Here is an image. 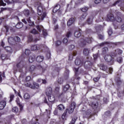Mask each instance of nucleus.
<instances>
[{
  "label": "nucleus",
  "instance_id": "nucleus-1",
  "mask_svg": "<svg viewBox=\"0 0 124 124\" xmlns=\"http://www.w3.org/2000/svg\"><path fill=\"white\" fill-rule=\"evenodd\" d=\"M39 4H40L39 2H36L35 3L34 7H37L38 15L40 16H39V18L40 20H43V19L46 17L47 15L46 14V12L43 13L42 14L43 8H42V6H39Z\"/></svg>",
  "mask_w": 124,
  "mask_h": 124
},
{
  "label": "nucleus",
  "instance_id": "nucleus-2",
  "mask_svg": "<svg viewBox=\"0 0 124 124\" xmlns=\"http://www.w3.org/2000/svg\"><path fill=\"white\" fill-rule=\"evenodd\" d=\"M48 101H49L50 104L48 103V102L47 101V99H46V98H45V99L44 100V102L45 103H46V104H47V105H48L49 107H52V104H53V103H54L55 102V96L51 94L48 96Z\"/></svg>",
  "mask_w": 124,
  "mask_h": 124
},
{
  "label": "nucleus",
  "instance_id": "nucleus-3",
  "mask_svg": "<svg viewBox=\"0 0 124 124\" xmlns=\"http://www.w3.org/2000/svg\"><path fill=\"white\" fill-rule=\"evenodd\" d=\"M31 82L30 81L26 82L25 84L26 87H29L30 88H31V89H38V88H39L38 84L33 81Z\"/></svg>",
  "mask_w": 124,
  "mask_h": 124
},
{
  "label": "nucleus",
  "instance_id": "nucleus-4",
  "mask_svg": "<svg viewBox=\"0 0 124 124\" xmlns=\"http://www.w3.org/2000/svg\"><path fill=\"white\" fill-rule=\"evenodd\" d=\"M25 64H26V62L24 60L20 61L16 64L17 70H18L19 72H23V68H24Z\"/></svg>",
  "mask_w": 124,
  "mask_h": 124
},
{
  "label": "nucleus",
  "instance_id": "nucleus-5",
  "mask_svg": "<svg viewBox=\"0 0 124 124\" xmlns=\"http://www.w3.org/2000/svg\"><path fill=\"white\" fill-rule=\"evenodd\" d=\"M76 107V103L74 102H72L70 105V107L68 108H67L66 109V111H67V112L68 111L69 114H72Z\"/></svg>",
  "mask_w": 124,
  "mask_h": 124
},
{
  "label": "nucleus",
  "instance_id": "nucleus-6",
  "mask_svg": "<svg viewBox=\"0 0 124 124\" xmlns=\"http://www.w3.org/2000/svg\"><path fill=\"white\" fill-rule=\"evenodd\" d=\"M124 43L123 42H105L102 43L100 45V46H104L105 44H112V45H114V46H120V45H122Z\"/></svg>",
  "mask_w": 124,
  "mask_h": 124
},
{
  "label": "nucleus",
  "instance_id": "nucleus-7",
  "mask_svg": "<svg viewBox=\"0 0 124 124\" xmlns=\"http://www.w3.org/2000/svg\"><path fill=\"white\" fill-rule=\"evenodd\" d=\"M104 59L108 62H110V64H113V63H114V58L110 55H106Z\"/></svg>",
  "mask_w": 124,
  "mask_h": 124
},
{
  "label": "nucleus",
  "instance_id": "nucleus-8",
  "mask_svg": "<svg viewBox=\"0 0 124 124\" xmlns=\"http://www.w3.org/2000/svg\"><path fill=\"white\" fill-rule=\"evenodd\" d=\"M36 29L39 31L40 32H41V31H43V34L45 36L47 35L48 33H47V31L46 30H44L43 26L41 25H38L36 27Z\"/></svg>",
  "mask_w": 124,
  "mask_h": 124
},
{
  "label": "nucleus",
  "instance_id": "nucleus-9",
  "mask_svg": "<svg viewBox=\"0 0 124 124\" xmlns=\"http://www.w3.org/2000/svg\"><path fill=\"white\" fill-rule=\"evenodd\" d=\"M116 14L117 16L116 18V22H118V23H121V22H122V18H123V17L124 18V15H122V13L120 12H117Z\"/></svg>",
  "mask_w": 124,
  "mask_h": 124
},
{
  "label": "nucleus",
  "instance_id": "nucleus-10",
  "mask_svg": "<svg viewBox=\"0 0 124 124\" xmlns=\"http://www.w3.org/2000/svg\"><path fill=\"white\" fill-rule=\"evenodd\" d=\"M92 41H93V38L90 37L89 36L88 37H86L85 38L83 39V42L82 44L83 45H86V42L87 43H89L90 44V43H92Z\"/></svg>",
  "mask_w": 124,
  "mask_h": 124
},
{
  "label": "nucleus",
  "instance_id": "nucleus-11",
  "mask_svg": "<svg viewBox=\"0 0 124 124\" xmlns=\"http://www.w3.org/2000/svg\"><path fill=\"white\" fill-rule=\"evenodd\" d=\"M93 66V63L90 61H85L84 62V67L86 69H89V68H92Z\"/></svg>",
  "mask_w": 124,
  "mask_h": 124
},
{
  "label": "nucleus",
  "instance_id": "nucleus-12",
  "mask_svg": "<svg viewBox=\"0 0 124 124\" xmlns=\"http://www.w3.org/2000/svg\"><path fill=\"white\" fill-rule=\"evenodd\" d=\"M39 40H40V38H35L34 40H33V38H32V35L30 34L28 36V41L29 42H37V41H39Z\"/></svg>",
  "mask_w": 124,
  "mask_h": 124
},
{
  "label": "nucleus",
  "instance_id": "nucleus-13",
  "mask_svg": "<svg viewBox=\"0 0 124 124\" xmlns=\"http://www.w3.org/2000/svg\"><path fill=\"white\" fill-rule=\"evenodd\" d=\"M76 20V18H74V17H71L69 18L67 23V26L70 27L71 25H72V24H74V22H75Z\"/></svg>",
  "mask_w": 124,
  "mask_h": 124
},
{
  "label": "nucleus",
  "instance_id": "nucleus-14",
  "mask_svg": "<svg viewBox=\"0 0 124 124\" xmlns=\"http://www.w3.org/2000/svg\"><path fill=\"white\" fill-rule=\"evenodd\" d=\"M61 9V5L60 4H57L55 7L53 8L52 12L53 13H56L57 12L59 11V12H61L60 9Z\"/></svg>",
  "mask_w": 124,
  "mask_h": 124
},
{
  "label": "nucleus",
  "instance_id": "nucleus-15",
  "mask_svg": "<svg viewBox=\"0 0 124 124\" xmlns=\"http://www.w3.org/2000/svg\"><path fill=\"white\" fill-rule=\"evenodd\" d=\"M52 88L51 87H47L46 91V93L47 96H49V95L52 94Z\"/></svg>",
  "mask_w": 124,
  "mask_h": 124
},
{
  "label": "nucleus",
  "instance_id": "nucleus-16",
  "mask_svg": "<svg viewBox=\"0 0 124 124\" xmlns=\"http://www.w3.org/2000/svg\"><path fill=\"white\" fill-rule=\"evenodd\" d=\"M83 62H82L80 58H77L75 61V63L76 65H82L83 64Z\"/></svg>",
  "mask_w": 124,
  "mask_h": 124
},
{
  "label": "nucleus",
  "instance_id": "nucleus-17",
  "mask_svg": "<svg viewBox=\"0 0 124 124\" xmlns=\"http://www.w3.org/2000/svg\"><path fill=\"white\" fill-rule=\"evenodd\" d=\"M40 46L39 45H34L31 46V51H35L36 50H39L41 49Z\"/></svg>",
  "mask_w": 124,
  "mask_h": 124
},
{
  "label": "nucleus",
  "instance_id": "nucleus-18",
  "mask_svg": "<svg viewBox=\"0 0 124 124\" xmlns=\"http://www.w3.org/2000/svg\"><path fill=\"white\" fill-rule=\"evenodd\" d=\"M108 21H110L111 22H112V21H114L115 20V18H114V15L112 14H109L108 15Z\"/></svg>",
  "mask_w": 124,
  "mask_h": 124
},
{
  "label": "nucleus",
  "instance_id": "nucleus-19",
  "mask_svg": "<svg viewBox=\"0 0 124 124\" xmlns=\"http://www.w3.org/2000/svg\"><path fill=\"white\" fill-rule=\"evenodd\" d=\"M6 105V102L5 101H1L0 102V110H2L5 107Z\"/></svg>",
  "mask_w": 124,
  "mask_h": 124
},
{
  "label": "nucleus",
  "instance_id": "nucleus-20",
  "mask_svg": "<svg viewBox=\"0 0 124 124\" xmlns=\"http://www.w3.org/2000/svg\"><path fill=\"white\" fill-rule=\"evenodd\" d=\"M93 16H91L87 20V23L88 25L93 24Z\"/></svg>",
  "mask_w": 124,
  "mask_h": 124
},
{
  "label": "nucleus",
  "instance_id": "nucleus-21",
  "mask_svg": "<svg viewBox=\"0 0 124 124\" xmlns=\"http://www.w3.org/2000/svg\"><path fill=\"white\" fill-rule=\"evenodd\" d=\"M100 69L103 71H106L107 69H108V67L107 65L104 64H100Z\"/></svg>",
  "mask_w": 124,
  "mask_h": 124
},
{
  "label": "nucleus",
  "instance_id": "nucleus-22",
  "mask_svg": "<svg viewBox=\"0 0 124 124\" xmlns=\"http://www.w3.org/2000/svg\"><path fill=\"white\" fill-rule=\"evenodd\" d=\"M91 106L94 110H95L97 109V107H98V103L97 102H92L91 103Z\"/></svg>",
  "mask_w": 124,
  "mask_h": 124
},
{
  "label": "nucleus",
  "instance_id": "nucleus-23",
  "mask_svg": "<svg viewBox=\"0 0 124 124\" xmlns=\"http://www.w3.org/2000/svg\"><path fill=\"white\" fill-rule=\"evenodd\" d=\"M1 52V49L0 48V57L1 60H8V58L7 57V55L6 54L3 53L2 54H0Z\"/></svg>",
  "mask_w": 124,
  "mask_h": 124
},
{
  "label": "nucleus",
  "instance_id": "nucleus-24",
  "mask_svg": "<svg viewBox=\"0 0 124 124\" xmlns=\"http://www.w3.org/2000/svg\"><path fill=\"white\" fill-rule=\"evenodd\" d=\"M29 62H33L35 61V55L32 54L29 57Z\"/></svg>",
  "mask_w": 124,
  "mask_h": 124
},
{
  "label": "nucleus",
  "instance_id": "nucleus-25",
  "mask_svg": "<svg viewBox=\"0 0 124 124\" xmlns=\"http://www.w3.org/2000/svg\"><path fill=\"white\" fill-rule=\"evenodd\" d=\"M43 60H44V57L43 56H38L36 58V61L37 62H43Z\"/></svg>",
  "mask_w": 124,
  "mask_h": 124
},
{
  "label": "nucleus",
  "instance_id": "nucleus-26",
  "mask_svg": "<svg viewBox=\"0 0 124 124\" xmlns=\"http://www.w3.org/2000/svg\"><path fill=\"white\" fill-rule=\"evenodd\" d=\"M64 78L65 79H68V77L69 76V70L67 69V68L66 67V70L64 74Z\"/></svg>",
  "mask_w": 124,
  "mask_h": 124
},
{
  "label": "nucleus",
  "instance_id": "nucleus-27",
  "mask_svg": "<svg viewBox=\"0 0 124 124\" xmlns=\"http://www.w3.org/2000/svg\"><path fill=\"white\" fill-rule=\"evenodd\" d=\"M90 52H91L90 49L84 48L83 51V55H84V56H88L89 54H90Z\"/></svg>",
  "mask_w": 124,
  "mask_h": 124
},
{
  "label": "nucleus",
  "instance_id": "nucleus-28",
  "mask_svg": "<svg viewBox=\"0 0 124 124\" xmlns=\"http://www.w3.org/2000/svg\"><path fill=\"white\" fill-rule=\"evenodd\" d=\"M27 21L28 22L29 26L31 27H33V26H34V23L31 20V17L29 16L28 18H27Z\"/></svg>",
  "mask_w": 124,
  "mask_h": 124
},
{
  "label": "nucleus",
  "instance_id": "nucleus-29",
  "mask_svg": "<svg viewBox=\"0 0 124 124\" xmlns=\"http://www.w3.org/2000/svg\"><path fill=\"white\" fill-rule=\"evenodd\" d=\"M5 2H7L8 4L10 3H17L19 1V0H4Z\"/></svg>",
  "mask_w": 124,
  "mask_h": 124
},
{
  "label": "nucleus",
  "instance_id": "nucleus-30",
  "mask_svg": "<svg viewBox=\"0 0 124 124\" xmlns=\"http://www.w3.org/2000/svg\"><path fill=\"white\" fill-rule=\"evenodd\" d=\"M92 110L88 109L86 113V118H91L92 117Z\"/></svg>",
  "mask_w": 124,
  "mask_h": 124
},
{
  "label": "nucleus",
  "instance_id": "nucleus-31",
  "mask_svg": "<svg viewBox=\"0 0 124 124\" xmlns=\"http://www.w3.org/2000/svg\"><path fill=\"white\" fill-rule=\"evenodd\" d=\"M58 97L60 100L62 101L65 98V95L63 93H61V94H59Z\"/></svg>",
  "mask_w": 124,
  "mask_h": 124
},
{
  "label": "nucleus",
  "instance_id": "nucleus-32",
  "mask_svg": "<svg viewBox=\"0 0 124 124\" xmlns=\"http://www.w3.org/2000/svg\"><path fill=\"white\" fill-rule=\"evenodd\" d=\"M115 81H116V82L117 83V85H118V86H120V85H121V84H122V81L121 80V79L118 76L115 78Z\"/></svg>",
  "mask_w": 124,
  "mask_h": 124
},
{
  "label": "nucleus",
  "instance_id": "nucleus-33",
  "mask_svg": "<svg viewBox=\"0 0 124 124\" xmlns=\"http://www.w3.org/2000/svg\"><path fill=\"white\" fill-rule=\"evenodd\" d=\"M95 29L96 30V32H100L101 30L102 29V26L100 25L97 26L95 27Z\"/></svg>",
  "mask_w": 124,
  "mask_h": 124
},
{
  "label": "nucleus",
  "instance_id": "nucleus-34",
  "mask_svg": "<svg viewBox=\"0 0 124 124\" xmlns=\"http://www.w3.org/2000/svg\"><path fill=\"white\" fill-rule=\"evenodd\" d=\"M16 29H21V28H23V23L21 22H18L16 25Z\"/></svg>",
  "mask_w": 124,
  "mask_h": 124
},
{
  "label": "nucleus",
  "instance_id": "nucleus-35",
  "mask_svg": "<svg viewBox=\"0 0 124 124\" xmlns=\"http://www.w3.org/2000/svg\"><path fill=\"white\" fill-rule=\"evenodd\" d=\"M36 68H37V69H39L42 72L45 70V69L40 64L37 65Z\"/></svg>",
  "mask_w": 124,
  "mask_h": 124
},
{
  "label": "nucleus",
  "instance_id": "nucleus-36",
  "mask_svg": "<svg viewBox=\"0 0 124 124\" xmlns=\"http://www.w3.org/2000/svg\"><path fill=\"white\" fill-rule=\"evenodd\" d=\"M70 89V86L69 84H66L63 88V91L64 92H67V91L69 90V89Z\"/></svg>",
  "mask_w": 124,
  "mask_h": 124
},
{
  "label": "nucleus",
  "instance_id": "nucleus-37",
  "mask_svg": "<svg viewBox=\"0 0 124 124\" xmlns=\"http://www.w3.org/2000/svg\"><path fill=\"white\" fill-rule=\"evenodd\" d=\"M104 103L105 104H107L109 102V96L108 95L106 97H104L103 98Z\"/></svg>",
  "mask_w": 124,
  "mask_h": 124
},
{
  "label": "nucleus",
  "instance_id": "nucleus-38",
  "mask_svg": "<svg viewBox=\"0 0 124 124\" xmlns=\"http://www.w3.org/2000/svg\"><path fill=\"white\" fill-rule=\"evenodd\" d=\"M74 35L75 37H80L81 36V32L80 31H76L75 32Z\"/></svg>",
  "mask_w": 124,
  "mask_h": 124
},
{
  "label": "nucleus",
  "instance_id": "nucleus-39",
  "mask_svg": "<svg viewBox=\"0 0 124 124\" xmlns=\"http://www.w3.org/2000/svg\"><path fill=\"white\" fill-rule=\"evenodd\" d=\"M5 50H6V52H8V53H12V48H11L10 46L5 47Z\"/></svg>",
  "mask_w": 124,
  "mask_h": 124
},
{
  "label": "nucleus",
  "instance_id": "nucleus-40",
  "mask_svg": "<svg viewBox=\"0 0 124 124\" xmlns=\"http://www.w3.org/2000/svg\"><path fill=\"white\" fill-rule=\"evenodd\" d=\"M57 108H58V109H59V110H60L61 111H62V110H64L65 109L64 106L62 104L59 105L57 107Z\"/></svg>",
  "mask_w": 124,
  "mask_h": 124
},
{
  "label": "nucleus",
  "instance_id": "nucleus-41",
  "mask_svg": "<svg viewBox=\"0 0 124 124\" xmlns=\"http://www.w3.org/2000/svg\"><path fill=\"white\" fill-rule=\"evenodd\" d=\"M31 32L33 34H38L39 36L40 35V34L38 33V31H36V29H33L32 31H31Z\"/></svg>",
  "mask_w": 124,
  "mask_h": 124
},
{
  "label": "nucleus",
  "instance_id": "nucleus-42",
  "mask_svg": "<svg viewBox=\"0 0 124 124\" xmlns=\"http://www.w3.org/2000/svg\"><path fill=\"white\" fill-rule=\"evenodd\" d=\"M110 116H111V112H110L109 111H107L106 112H105V118H108V117H110Z\"/></svg>",
  "mask_w": 124,
  "mask_h": 124
},
{
  "label": "nucleus",
  "instance_id": "nucleus-43",
  "mask_svg": "<svg viewBox=\"0 0 124 124\" xmlns=\"http://www.w3.org/2000/svg\"><path fill=\"white\" fill-rule=\"evenodd\" d=\"M24 14L26 17H29V16H30V11H29V10H24Z\"/></svg>",
  "mask_w": 124,
  "mask_h": 124
},
{
  "label": "nucleus",
  "instance_id": "nucleus-44",
  "mask_svg": "<svg viewBox=\"0 0 124 124\" xmlns=\"http://www.w3.org/2000/svg\"><path fill=\"white\" fill-rule=\"evenodd\" d=\"M16 103H17V105L20 107V111H22L23 110V105H22V104H21V103H20L19 101H16Z\"/></svg>",
  "mask_w": 124,
  "mask_h": 124
},
{
  "label": "nucleus",
  "instance_id": "nucleus-45",
  "mask_svg": "<svg viewBox=\"0 0 124 124\" xmlns=\"http://www.w3.org/2000/svg\"><path fill=\"white\" fill-rule=\"evenodd\" d=\"M8 41L9 42V43H12V42H14L15 40H14V38L12 37H10L8 38Z\"/></svg>",
  "mask_w": 124,
  "mask_h": 124
},
{
  "label": "nucleus",
  "instance_id": "nucleus-46",
  "mask_svg": "<svg viewBox=\"0 0 124 124\" xmlns=\"http://www.w3.org/2000/svg\"><path fill=\"white\" fill-rule=\"evenodd\" d=\"M30 97L31 96H30L29 93H26L24 95V98H25V99H30Z\"/></svg>",
  "mask_w": 124,
  "mask_h": 124
},
{
  "label": "nucleus",
  "instance_id": "nucleus-47",
  "mask_svg": "<svg viewBox=\"0 0 124 124\" xmlns=\"http://www.w3.org/2000/svg\"><path fill=\"white\" fill-rule=\"evenodd\" d=\"M66 113H67V110H65V112L62 115V120H66Z\"/></svg>",
  "mask_w": 124,
  "mask_h": 124
},
{
  "label": "nucleus",
  "instance_id": "nucleus-48",
  "mask_svg": "<svg viewBox=\"0 0 124 124\" xmlns=\"http://www.w3.org/2000/svg\"><path fill=\"white\" fill-rule=\"evenodd\" d=\"M62 69V68L59 67H56L55 68V71L57 72L56 75H59V73L60 72V71Z\"/></svg>",
  "mask_w": 124,
  "mask_h": 124
},
{
  "label": "nucleus",
  "instance_id": "nucleus-49",
  "mask_svg": "<svg viewBox=\"0 0 124 124\" xmlns=\"http://www.w3.org/2000/svg\"><path fill=\"white\" fill-rule=\"evenodd\" d=\"M86 17H87V14L84 13L80 17V20L83 21V20H85L86 19Z\"/></svg>",
  "mask_w": 124,
  "mask_h": 124
},
{
  "label": "nucleus",
  "instance_id": "nucleus-50",
  "mask_svg": "<svg viewBox=\"0 0 124 124\" xmlns=\"http://www.w3.org/2000/svg\"><path fill=\"white\" fill-rule=\"evenodd\" d=\"M18 111H19V108L17 107H15L12 108V111L14 113H17Z\"/></svg>",
  "mask_w": 124,
  "mask_h": 124
},
{
  "label": "nucleus",
  "instance_id": "nucleus-51",
  "mask_svg": "<svg viewBox=\"0 0 124 124\" xmlns=\"http://www.w3.org/2000/svg\"><path fill=\"white\" fill-rule=\"evenodd\" d=\"M115 51L118 55H122V54H123V50L120 49H117Z\"/></svg>",
  "mask_w": 124,
  "mask_h": 124
},
{
  "label": "nucleus",
  "instance_id": "nucleus-52",
  "mask_svg": "<svg viewBox=\"0 0 124 124\" xmlns=\"http://www.w3.org/2000/svg\"><path fill=\"white\" fill-rule=\"evenodd\" d=\"M63 43H64V44L66 45L69 43V42H68V39H67V38H64L63 39Z\"/></svg>",
  "mask_w": 124,
  "mask_h": 124
},
{
  "label": "nucleus",
  "instance_id": "nucleus-53",
  "mask_svg": "<svg viewBox=\"0 0 124 124\" xmlns=\"http://www.w3.org/2000/svg\"><path fill=\"white\" fill-rule=\"evenodd\" d=\"M14 40H15V41L16 42H19L21 41L20 37H19L18 36L14 37Z\"/></svg>",
  "mask_w": 124,
  "mask_h": 124
},
{
  "label": "nucleus",
  "instance_id": "nucleus-54",
  "mask_svg": "<svg viewBox=\"0 0 124 124\" xmlns=\"http://www.w3.org/2000/svg\"><path fill=\"white\" fill-rule=\"evenodd\" d=\"M58 82L59 84H62V83H63V79L62 78H58Z\"/></svg>",
  "mask_w": 124,
  "mask_h": 124
},
{
  "label": "nucleus",
  "instance_id": "nucleus-55",
  "mask_svg": "<svg viewBox=\"0 0 124 124\" xmlns=\"http://www.w3.org/2000/svg\"><path fill=\"white\" fill-rule=\"evenodd\" d=\"M102 51H103V53L104 54H105V53H106V52H108V47H103L102 49Z\"/></svg>",
  "mask_w": 124,
  "mask_h": 124
},
{
  "label": "nucleus",
  "instance_id": "nucleus-56",
  "mask_svg": "<svg viewBox=\"0 0 124 124\" xmlns=\"http://www.w3.org/2000/svg\"><path fill=\"white\" fill-rule=\"evenodd\" d=\"M88 9H89V8L84 7L81 8V11H82V12H87V11H88Z\"/></svg>",
  "mask_w": 124,
  "mask_h": 124
},
{
  "label": "nucleus",
  "instance_id": "nucleus-57",
  "mask_svg": "<svg viewBox=\"0 0 124 124\" xmlns=\"http://www.w3.org/2000/svg\"><path fill=\"white\" fill-rule=\"evenodd\" d=\"M98 37L99 39H104V36L101 34L98 33Z\"/></svg>",
  "mask_w": 124,
  "mask_h": 124
},
{
  "label": "nucleus",
  "instance_id": "nucleus-58",
  "mask_svg": "<svg viewBox=\"0 0 124 124\" xmlns=\"http://www.w3.org/2000/svg\"><path fill=\"white\" fill-rule=\"evenodd\" d=\"M30 54H31V50L28 49H26L25 55H26V56H29Z\"/></svg>",
  "mask_w": 124,
  "mask_h": 124
},
{
  "label": "nucleus",
  "instance_id": "nucleus-59",
  "mask_svg": "<svg viewBox=\"0 0 124 124\" xmlns=\"http://www.w3.org/2000/svg\"><path fill=\"white\" fill-rule=\"evenodd\" d=\"M77 120V118H73L69 124H75V122H76Z\"/></svg>",
  "mask_w": 124,
  "mask_h": 124
},
{
  "label": "nucleus",
  "instance_id": "nucleus-60",
  "mask_svg": "<svg viewBox=\"0 0 124 124\" xmlns=\"http://www.w3.org/2000/svg\"><path fill=\"white\" fill-rule=\"evenodd\" d=\"M117 62H123V58L118 57L117 58Z\"/></svg>",
  "mask_w": 124,
  "mask_h": 124
},
{
  "label": "nucleus",
  "instance_id": "nucleus-61",
  "mask_svg": "<svg viewBox=\"0 0 124 124\" xmlns=\"http://www.w3.org/2000/svg\"><path fill=\"white\" fill-rule=\"evenodd\" d=\"M86 33L87 34L92 33H93V31H92L91 29H87V30H86Z\"/></svg>",
  "mask_w": 124,
  "mask_h": 124
},
{
  "label": "nucleus",
  "instance_id": "nucleus-62",
  "mask_svg": "<svg viewBox=\"0 0 124 124\" xmlns=\"http://www.w3.org/2000/svg\"><path fill=\"white\" fill-rule=\"evenodd\" d=\"M108 35L110 36L113 33V31L112 30V28H109L108 30Z\"/></svg>",
  "mask_w": 124,
  "mask_h": 124
},
{
  "label": "nucleus",
  "instance_id": "nucleus-63",
  "mask_svg": "<svg viewBox=\"0 0 124 124\" xmlns=\"http://www.w3.org/2000/svg\"><path fill=\"white\" fill-rule=\"evenodd\" d=\"M0 5H2V6H5L6 4L3 2V0H0Z\"/></svg>",
  "mask_w": 124,
  "mask_h": 124
},
{
  "label": "nucleus",
  "instance_id": "nucleus-64",
  "mask_svg": "<svg viewBox=\"0 0 124 124\" xmlns=\"http://www.w3.org/2000/svg\"><path fill=\"white\" fill-rule=\"evenodd\" d=\"M102 1V0H95L94 3H95V4H98L99 3H100Z\"/></svg>",
  "mask_w": 124,
  "mask_h": 124
}]
</instances>
